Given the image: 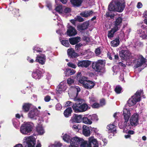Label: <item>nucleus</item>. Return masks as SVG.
I'll use <instances>...</instances> for the list:
<instances>
[{"mask_svg":"<svg viewBox=\"0 0 147 147\" xmlns=\"http://www.w3.org/2000/svg\"><path fill=\"white\" fill-rule=\"evenodd\" d=\"M74 99L76 102L73 104L72 107L75 112H83L88 109V106L85 103V100L83 99L76 98Z\"/></svg>","mask_w":147,"mask_h":147,"instance_id":"obj_1","label":"nucleus"},{"mask_svg":"<svg viewBox=\"0 0 147 147\" xmlns=\"http://www.w3.org/2000/svg\"><path fill=\"white\" fill-rule=\"evenodd\" d=\"M125 7V3L120 0H113L109 5V11L121 12Z\"/></svg>","mask_w":147,"mask_h":147,"instance_id":"obj_2","label":"nucleus"},{"mask_svg":"<svg viewBox=\"0 0 147 147\" xmlns=\"http://www.w3.org/2000/svg\"><path fill=\"white\" fill-rule=\"evenodd\" d=\"M105 63L103 60H98L97 61H93L91 65L93 69L96 72L102 73L104 72Z\"/></svg>","mask_w":147,"mask_h":147,"instance_id":"obj_3","label":"nucleus"},{"mask_svg":"<svg viewBox=\"0 0 147 147\" xmlns=\"http://www.w3.org/2000/svg\"><path fill=\"white\" fill-rule=\"evenodd\" d=\"M142 92V90H138L135 94L128 100V105L129 107L134 105L137 102L141 100L140 96Z\"/></svg>","mask_w":147,"mask_h":147,"instance_id":"obj_4","label":"nucleus"},{"mask_svg":"<svg viewBox=\"0 0 147 147\" xmlns=\"http://www.w3.org/2000/svg\"><path fill=\"white\" fill-rule=\"evenodd\" d=\"M123 115L124 120L123 127L127 129L128 127L130 126L129 123L128 122L131 115L130 110L127 109H124L123 111Z\"/></svg>","mask_w":147,"mask_h":147,"instance_id":"obj_5","label":"nucleus"},{"mask_svg":"<svg viewBox=\"0 0 147 147\" xmlns=\"http://www.w3.org/2000/svg\"><path fill=\"white\" fill-rule=\"evenodd\" d=\"M32 125L29 122L22 124L20 127V132L23 134H28L32 131Z\"/></svg>","mask_w":147,"mask_h":147,"instance_id":"obj_6","label":"nucleus"},{"mask_svg":"<svg viewBox=\"0 0 147 147\" xmlns=\"http://www.w3.org/2000/svg\"><path fill=\"white\" fill-rule=\"evenodd\" d=\"M139 115L137 113L134 114L130 119V126L128 127V128H130L131 126H136L138 123Z\"/></svg>","mask_w":147,"mask_h":147,"instance_id":"obj_7","label":"nucleus"},{"mask_svg":"<svg viewBox=\"0 0 147 147\" xmlns=\"http://www.w3.org/2000/svg\"><path fill=\"white\" fill-rule=\"evenodd\" d=\"M39 113V111L37 108H34L30 110L28 113V117L32 119L36 120Z\"/></svg>","mask_w":147,"mask_h":147,"instance_id":"obj_8","label":"nucleus"},{"mask_svg":"<svg viewBox=\"0 0 147 147\" xmlns=\"http://www.w3.org/2000/svg\"><path fill=\"white\" fill-rule=\"evenodd\" d=\"M88 147H98V144L96 139L93 136L88 138Z\"/></svg>","mask_w":147,"mask_h":147,"instance_id":"obj_9","label":"nucleus"},{"mask_svg":"<svg viewBox=\"0 0 147 147\" xmlns=\"http://www.w3.org/2000/svg\"><path fill=\"white\" fill-rule=\"evenodd\" d=\"M131 55V53L128 50H122L119 52L120 56L123 59L127 60Z\"/></svg>","mask_w":147,"mask_h":147,"instance_id":"obj_10","label":"nucleus"},{"mask_svg":"<svg viewBox=\"0 0 147 147\" xmlns=\"http://www.w3.org/2000/svg\"><path fill=\"white\" fill-rule=\"evenodd\" d=\"M91 64V61L88 60L79 61L77 63L79 67L87 68Z\"/></svg>","mask_w":147,"mask_h":147,"instance_id":"obj_11","label":"nucleus"},{"mask_svg":"<svg viewBox=\"0 0 147 147\" xmlns=\"http://www.w3.org/2000/svg\"><path fill=\"white\" fill-rule=\"evenodd\" d=\"M146 62V59L142 55H140L139 58L138 59L137 63L134 66L135 68H138L145 64Z\"/></svg>","mask_w":147,"mask_h":147,"instance_id":"obj_12","label":"nucleus"},{"mask_svg":"<svg viewBox=\"0 0 147 147\" xmlns=\"http://www.w3.org/2000/svg\"><path fill=\"white\" fill-rule=\"evenodd\" d=\"M82 119V115L74 114L70 121L72 123H79L81 122Z\"/></svg>","mask_w":147,"mask_h":147,"instance_id":"obj_13","label":"nucleus"},{"mask_svg":"<svg viewBox=\"0 0 147 147\" xmlns=\"http://www.w3.org/2000/svg\"><path fill=\"white\" fill-rule=\"evenodd\" d=\"M66 33L67 35L69 36H75L77 33V30L75 28L71 26H69L68 27Z\"/></svg>","mask_w":147,"mask_h":147,"instance_id":"obj_14","label":"nucleus"},{"mask_svg":"<svg viewBox=\"0 0 147 147\" xmlns=\"http://www.w3.org/2000/svg\"><path fill=\"white\" fill-rule=\"evenodd\" d=\"M43 76V74L42 71L36 69L33 71L32 73V77L36 80H39Z\"/></svg>","mask_w":147,"mask_h":147,"instance_id":"obj_15","label":"nucleus"},{"mask_svg":"<svg viewBox=\"0 0 147 147\" xmlns=\"http://www.w3.org/2000/svg\"><path fill=\"white\" fill-rule=\"evenodd\" d=\"M24 143L26 144L25 147H35L36 141L30 137L27 138L26 139V142H24Z\"/></svg>","mask_w":147,"mask_h":147,"instance_id":"obj_16","label":"nucleus"},{"mask_svg":"<svg viewBox=\"0 0 147 147\" xmlns=\"http://www.w3.org/2000/svg\"><path fill=\"white\" fill-rule=\"evenodd\" d=\"M82 138L78 137H75L71 138L70 144L76 145L77 146H79L82 142Z\"/></svg>","mask_w":147,"mask_h":147,"instance_id":"obj_17","label":"nucleus"},{"mask_svg":"<svg viewBox=\"0 0 147 147\" xmlns=\"http://www.w3.org/2000/svg\"><path fill=\"white\" fill-rule=\"evenodd\" d=\"M95 85V84L94 82L88 80L85 84H84L83 86L84 88L87 89H91L93 88Z\"/></svg>","mask_w":147,"mask_h":147,"instance_id":"obj_18","label":"nucleus"},{"mask_svg":"<svg viewBox=\"0 0 147 147\" xmlns=\"http://www.w3.org/2000/svg\"><path fill=\"white\" fill-rule=\"evenodd\" d=\"M122 22V19L121 17H119L116 19L115 21L114 22V27H115L118 30L121 26V24Z\"/></svg>","mask_w":147,"mask_h":147,"instance_id":"obj_19","label":"nucleus"},{"mask_svg":"<svg viewBox=\"0 0 147 147\" xmlns=\"http://www.w3.org/2000/svg\"><path fill=\"white\" fill-rule=\"evenodd\" d=\"M67 52L68 55L71 58H74L78 56L77 53L72 48L68 49Z\"/></svg>","mask_w":147,"mask_h":147,"instance_id":"obj_20","label":"nucleus"},{"mask_svg":"<svg viewBox=\"0 0 147 147\" xmlns=\"http://www.w3.org/2000/svg\"><path fill=\"white\" fill-rule=\"evenodd\" d=\"M107 128L109 133L115 134L116 133V126L113 124H110L108 125Z\"/></svg>","mask_w":147,"mask_h":147,"instance_id":"obj_21","label":"nucleus"},{"mask_svg":"<svg viewBox=\"0 0 147 147\" xmlns=\"http://www.w3.org/2000/svg\"><path fill=\"white\" fill-rule=\"evenodd\" d=\"M45 58L46 57L45 55H43V57L39 55H37L35 61L38 62L41 65H43L45 62Z\"/></svg>","mask_w":147,"mask_h":147,"instance_id":"obj_22","label":"nucleus"},{"mask_svg":"<svg viewBox=\"0 0 147 147\" xmlns=\"http://www.w3.org/2000/svg\"><path fill=\"white\" fill-rule=\"evenodd\" d=\"M32 104L28 103H24L22 107V111L25 113L28 112L32 106Z\"/></svg>","mask_w":147,"mask_h":147,"instance_id":"obj_23","label":"nucleus"},{"mask_svg":"<svg viewBox=\"0 0 147 147\" xmlns=\"http://www.w3.org/2000/svg\"><path fill=\"white\" fill-rule=\"evenodd\" d=\"M82 133L86 136H89L90 131L89 127L86 125H84L82 127Z\"/></svg>","mask_w":147,"mask_h":147,"instance_id":"obj_24","label":"nucleus"},{"mask_svg":"<svg viewBox=\"0 0 147 147\" xmlns=\"http://www.w3.org/2000/svg\"><path fill=\"white\" fill-rule=\"evenodd\" d=\"M80 39L79 37L70 38H69V41L71 45H74L78 43L80 40Z\"/></svg>","mask_w":147,"mask_h":147,"instance_id":"obj_25","label":"nucleus"},{"mask_svg":"<svg viewBox=\"0 0 147 147\" xmlns=\"http://www.w3.org/2000/svg\"><path fill=\"white\" fill-rule=\"evenodd\" d=\"M83 0H70L71 4L74 7L80 6L83 2Z\"/></svg>","mask_w":147,"mask_h":147,"instance_id":"obj_26","label":"nucleus"},{"mask_svg":"<svg viewBox=\"0 0 147 147\" xmlns=\"http://www.w3.org/2000/svg\"><path fill=\"white\" fill-rule=\"evenodd\" d=\"M73 112L71 107H69L67 108L64 111L63 114L66 117H68L71 116V113Z\"/></svg>","mask_w":147,"mask_h":147,"instance_id":"obj_27","label":"nucleus"},{"mask_svg":"<svg viewBox=\"0 0 147 147\" xmlns=\"http://www.w3.org/2000/svg\"><path fill=\"white\" fill-rule=\"evenodd\" d=\"M93 13L92 10H89L87 11H85L81 12L80 15L81 16L85 18H87L92 15Z\"/></svg>","mask_w":147,"mask_h":147,"instance_id":"obj_28","label":"nucleus"},{"mask_svg":"<svg viewBox=\"0 0 147 147\" xmlns=\"http://www.w3.org/2000/svg\"><path fill=\"white\" fill-rule=\"evenodd\" d=\"M89 26V23L88 22H84L82 24L79 25L78 26V28L81 30H84L86 29Z\"/></svg>","mask_w":147,"mask_h":147,"instance_id":"obj_29","label":"nucleus"},{"mask_svg":"<svg viewBox=\"0 0 147 147\" xmlns=\"http://www.w3.org/2000/svg\"><path fill=\"white\" fill-rule=\"evenodd\" d=\"M117 29L115 27H113L110 30L108 31V38H112L113 37L114 33L117 31Z\"/></svg>","mask_w":147,"mask_h":147,"instance_id":"obj_30","label":"nucleus"},{"mask_svg":"<svg viewBox=\"0 0 147 147\" xmlns=\"http://www.w3.org/2000/svg\"><path fill=\"white\" fill-rule=\"evenodd\" d=\"M119 37L112 40L111 42L112 45L111 46L113 47H117L119 45Z\"/></svg>","mask_w":147,"mask_h":147,"instance_id":"obj_31","label":"nucleus"},{"mask_svg":"<svg viewBox=\"0 0 147 147\" xmlns=\"http://www.w3.org/2000/svg\"><path fill=\"white\" fill-rule=\"evenodd\" d=\"M82 120L83 123L86 124H91L92 123L90 119L89 118V116L88 117H82Z\"/></svg>","mask_w":147,"mask_h":147,"instance_id":"obj_32","label":"nucleus"},{"mask_svg":"<svg viewBox=\"0 0 147 147\" xmlns=\"http://www.w3.org/2000/svg\"><path fill=\"white\" fill-rule=\"evenodd\" d=\"M36 131L40 135L43 134L44 133V130L42 127L39 125L36 127Z\"/></svg>","mask_w":147,"mask_h":147,"instance_id":"obj_33","label":"nucleus"},{"mask_svg":"<svg viewBox=\"0 0 147 147\" xmlns=\"http://www.w3.org/2000/svg\"><path fill=\"white\" fill-rule=\"evenodd\" d=\"M140 36L143 39H147V31H143L141 30Z\"/></svg>","mask_w":147,"mask_h":147,"instance_id":"obj_34","label":"nucleus"},{"mask_svg":"<svg viewBox=\"0 0 147 147\" xmlns=\"http://www.w3.org/2000/svg\"><path fill=\"white\" fill-rule=\"evenodd\" d=\"M89 118L91 120L94 122H96L98 120V116L96 114H93L92 115H89Z\"/></svg>","mask_w":147,"mask_h":147,"instance_id":"obj_35","label":"nucleus"},{"mask_svg":"<svg viewBox=\"0 0 147 147\" xmlns=\"http://www.w3.org/2000/svg\"><path fill=\"white\" fill-rule=\"evenodd\" d=\"M82 141V142H81L79 145L80 147H88V141L84 140L83 139Z\"/></svg>","mask_w":147,"mask_h":147,"instance_id":"obj_36","label":"nucleus"},{"mask_svg":"<svg viewBox=\"0 0 147 147\" xmlns=\"http://www.w3.org/2000/svg\"><path fill=\"white\" fill-rule=\"evenodd\" d=\"M88 78L87 77H86L85 76H82L80 77L79 80V82L80 83L82 84L83 86L84 84L86 83V81L88 80Z\"/></svg>","mask_w":147,"mask_h":147,"instance_id":"obj_37","label":"nucleus"},{"mask_svg":"<svg viewBox=\"0 0 147 147\" xmlns=\"http://www.w3.org/2000/svg\"><path fill=\"white\" fill-rule=\"evenodd\" d=\"M63 139L66 142L69 143L71 142V138L69 135L65 134L63 136Z\"/></svg>","mask_w":147,"mask_h":147,"instance_id":"obj_38","label":"nucleus"},{"mask_svg":"<svg viewBox=\"0 0 147 147\" xmlns=\"http://www.w3.org/2000/svg\"><path fill=\"white\" fill-rule=\"evenodd\" d=\"M61 42L63 45L66 47H68L70 45L67 40H62Z\"/></svg>","mask_w":147,"mask_h":147,"instance_id":"obj_39","label":"nucleus"},{"mask_svg":"<svg viewBox=\"0 0 147 147\" xmlns=\"http://www.w3.org/2000/svg\"><path fill=\"white\" fill-rule=\"evenodd\" d=\"M62 85L61 84H59L56 89L57 92L56 93L58 94H60L62 91Z\"/></svg>","mask_w":147,"mask_h":147,"instance_id":"obj_40","label":"nucleus"},{"mask_svg":"<svg viewBox=\"0 0 147 147\" xmlns=\"http://www.w3.org/2000/svg\"><path fill=\"white\" fill-rule=\"evenodd\" d=\"M122 90L121 87L119 86H117L116 87L115 91L117 94H119L121 93Z\"/></svg>","mask_w":147,"mask_h":147,"instance_id":"obj_41","label":"nucleus"},{"mask_svg":"<svg viewBox=\"0 0 147 147\" xmlns=\"http://www.w3.org/2000/svg\"><path fill=\"white\" fill-rule=\"evenodd\" d=\"M56 11L57 12L61 13L62 12L63 9L62 7L61 6H57L55 9Z\"/></svg>","mask_w":147,"mask_h":147,"instance_id":"obj_42","label":"nucleus"},{"mask_svg":"<svg viewBox=\"0 0 147 147\" xmlns=\"http://www.w3.org/2000/svg\"><path fill=\"white\" fill-rule=\"evenodd\" d=\"M66 70L67 72L68 73H69L70 75L74 74L76 72L73 69L71 70L70 69L68 68Z\"/></svg>","mask_w":147,"mask_h":147,"instance_id":"obj_43","label":"nucleus"},{"mask_svg":"<svg viewBox=\"0 0 147 147\" xmlns=\"http://www.w3.org/2000/svg\"><path fill=\"white\" fill-rule=\"evenodd\" d=\"M109 12L108 11L107 12H106V17H110L111 18L113 19V18L114 16L113 15H112L111 14V11H109Z\"/></svg>","mask_w":147,"mask_h":147,"instance_id":"obj_44","label":"nucleus"},{"mask_svg":"<svg viewBox=\"0 0 147 147\" xmlns=\"http://www.w3.org/2000/svg\"><path fill=\"white\" fill-rule=\"evenodd\" d=\"M67 82L68 84L70 85L74 83V80L71 78H68L67 80Z\"/></svg>","mask_w":147,"mask_h":147,"instance_id":"obj_45","label":"nucleus"},{"mask_svg":"<svg viewBox=\"0 0 147 147\" xmlns=\"http://www.w3.org/2000/svg\"><path fill=\"white\" fill-rule=\"evenodd\" d=\"M100 104L96 102L93 103L91 106L93 108H98L100 107Z\"/></svg>","mask_w":147,"mask_h":147,"instance_id":"obj_46","label":"nucleus"},{"mask_svg":"<svg viewBox=\"0 0 147 147\" xmlns=\"http://www.w3.org/2000/svg\"><path fill=\"white\" fill-rule=\"evenodd\" d=\"M101 52L100 47L97 48L95 50V53L97 55H100L101 54Z\"/></svg>","mask_w":147,"mask_h":147,"instance_id":"obj_47","label":"nucleus"},{"mask_svg":"<svg viewBox=\"0 0 147 147\" xmlns=\"http://www.w3.org/2000/svg\"><path fill=\"white\" fill-rule=\"evenodd\" d=\"M67 65L68 66L73 68H75L76 67V65L75 64L70 62L68 63Z\"/></svg>","mask_w":147,"mask_h":147,"instance_id":"obj_48","label":"nucleus"},{"mask_svg":"<svg viewBox=\"0 0 147 147\" xmlns=\"http://www.w3.org/2000/svg\"><path fill=\"white\" fill-rule=\"evenodd\" d=\"M76 20L79 22H83L84 21V20L81 16H77V17L76 18Z\"/></svg>","mask_w":147,"mask_h":147,"instance_id":"obj_49","label":"nucleus"},{"mask_svg":"<svg viewBox=\"0 0 147 147\" xmlns=\"http://www.w3.org/2000/svg\"><path fill=\"white\" fill-rule=\"evenodd\" d=\"M51 99V97L49 95H47L45 96L44 100L46 102H49Z\"/></svg>","mask_w":147,"mask_h":147,"instance_id":"obj_50","label":"nucleus"},{"mask_svg":"<svg viewBox=\"0 0 147 147\" xmlns=\"http://www.w3.org/2000/svg\"><path fill=\"white\" fill-rule=\"evenodd\" d=\"M62 108L61 105L59 103H57L56 105V109L57 110H60Z\"/></svg>","mask_w":147,"mask_h":147,"instance_id":"obj_51","label":"nucleus"},{"mask_svg":"<svg viewBox=\"0 0 147 147\" xmlns=\"http://www.w3.org/2000/svg\"><path fill=\"white\" fill-rule=\"evenodd\" d=\"M82 46V44L80 43H77L76 44L75 48L76 50H78Z\"/></svg>","mask_w":147,"mask_h":147,"instance_id":"obj_52","label":"nucleus"},{"mask_svg":"<svg viewBox=\"0 0 147 147\" xmlns=\"http://www.w3.org/2000/svg\"><path fill=\"white\" fill-rule=\"evenodd\" d=\"M100 103L101 106L105 105V101L104 98H102L100 100Z\"/></svg>","mask_w":147,"mask_h":147,"instance_id":"obj_53","label":"nucleus"},{"mask_svg":"<svg viewBox=\"0 0 147 147\" xmlns=\"http://www.w3.org/2000/svg\"><path fill=\"white\" fill-rule=\"evenodd\" d=\"M71 8L66 7L64 10V12L65 13H69L71 12Z\"/></svg>","mask_w":147,"mask_h":147,"instance_id":"obj_54","label":"nucleus"},{"mask_svg":"<svg viewBox=\"0 0 147 147\" xmlns=\"http://www.w3.org/2000/svg\"><path fill=\"white\" fill-rule=\"evenodd\" d=\"M142 6V3L140 2H139L138 3L137 5V8L139 9L141 8Z\"/></svg>","mask_w":147,"mask_h":147,"instance_id":"obj_55","label":"nucleus"},{"mask_svg":"<svg viewBox=\"0 0 147 147\" xmlns=\"http://www.w3.org/2000/svg\"><path fill=\"white\" fill-rule=\"evenodd\" d=\"M35 47H34L33 48V52L34 53H35V51H36L38 53H40V52H42V51L40 50V49H38V50H36L35 49Z\"/></svg>","mask_w":147,"mask_h":147,"instance_id":"obj_56","label":"nucleus"},{"mask_svg":"<svg viewBox=\"0 0 147 147\" xmlns=\"http://www.w3.org/2000/svg\"><path fill=\"white\" fill-rule=\"evenodd\" d=\"M16 119H13L12 120L13 123V125L16 128L18 127V126L17 125V123L15 121V120H16Z\"/></svg>","mask_w":147,"mask_h":147,"instance_id":"obj_57","label":"nucleus"},{"mask_svg":"<svg viewBox=\"0 0 147 147\" xmlns=\"http://www.w3.org/2000/svg\"><path fill=\"white\" fill-rule=\"evenodd\" d=\"M71 103H72V102L70 101H67L65 104V107H67L70 106L71 105Z\"/></svg>","mask_w":147,"mask_h":147,"instance_id":"obj_58","label":"nucleus"},{"mask_svg":"<svg viewBox=\"0 0 147 147\" xmlns=\"http://www.w3.org/2000/svg\"><path fill=\"white\" fill-rule=\"evenodd\" d=\"M79 125H78L77 126L76 125H74L72 127V128L74 129H79Z\"/></svg>","mask_w":147,"mask_h":147,"instance_id":"obj_59","label":"nucleus"},{"mask_svg":"<svg viewBox=\"0 0 147 147\" xmlns=\"http://www.w3.org/2000/svg\"><path fill=\"white\" fill-rule=\"evenodd\" d=\"M134 131L133 130H129L128 131L127 133L129 135H132L134 134Z\"/></svg>","mask_w":147,"mask_h":147,"instance_id":"obj_60","label":"nucleus"},{"mask_svg":"<svg viewBox=\"0 0 147 147\" xmlns=\"http://www.w3.org/2000/svg\"><path fill=\"white\" fill-rule=\"evenodd\" d=\"M119 65H120L121 67H126L125 65V64L121 62H119L118 63Z\"/></svg>","mask_w":147,"mask_h":147,"instance_id":"obj_61","label":"nucleus"},{"mask_svg":"<svg viewBox=\"0 0 147 147\" xmlns=\"http://www.w3.org/2000/svg\"><path fill=\"white\" fill-rule=\"evenodd\" d=\"M47 7L50 10L52 9V5L51 4L48 3L47 5Z\"/></svg>","mask_w":147,"mask_h":147,"instance_id":"obj_62","label":"nucleus"},{"mask_svg":"<svg viewBox=\"0 0 147 147\" xmlns=\"http://www.w3.org/2000/svg\"><path fill=\"white\" fill-rule=\"evenodd\" d=\"M102 141L104 143V145H105L107 144V140L106 139H104L103 140H102Z\"/></svg>","mask_w":147,"mask_h":147,"instance_id":"obj_63","label":"nucleus"},{"mask_svg":"<svg viewBox=\"0 0 147 147\" xmlns=\"http://www.w3.org/2000/svg\"><path fill=\"white\" fill-rule=\"evenodd\" d=\"M14 147H23V146L22 144H18L16 145Z\"/></svg>","mask_w":147,"mask_h":147,"instance_id":"obj_64","label":"nucleus"}]
</instances>
